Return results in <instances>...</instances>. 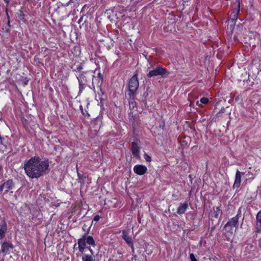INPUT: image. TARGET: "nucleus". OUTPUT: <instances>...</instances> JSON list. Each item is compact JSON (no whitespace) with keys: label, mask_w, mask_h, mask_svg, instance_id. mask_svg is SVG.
<instances>
[{"label":"nucleus","mask_w":261,"mask_h":261,"mask_svg":"<svg viewBox=\"0 0 261 261\" xmlns=\"http://www.w3.org/2000/svg\"><path fill=\"white\" fill-rule=\"evenodd\" d=\"M82 17H81V18L79 19V21H78L79 23H81V21H82Z\"/></svg>","instance_id":"32"},{"label":"nucleus","mask_w":261,"mask_h":261,"mask_svg":"<svg viewBox=\"0 0 261 261\" xmlns=\"http://www.w3.org/2000/svg\"><path fill=\"white\" fill-rule=\"evenodd\" d=\"M147 167L142 165H136L134 168L135 173L140 175L144 174L147 172Z\"/></svg>","instance_id":"11"},{"label":"nucleus","mask_w":261,"mask_h":261,"mask_svg":"<svg viewBox=\"0 0 261 261\" xmlns=\"http://www.w3.org/2000/svg\"><path fill=\"white\" fill-rule=\"evenodd\" d=\"M77 175L80 178H82V175H81L79 172H77Z\"/></svg>","instance_id":"31"},{"label":"nucleus","mask_w":261,"mask_h":261,"mask_svg":"<svg viewBox=\"0 0 261 261\" xmlns=\"http://www.w3.org/2000/svg\"><path fill=\"white\" fill-rule=\"evenodd\" d=\"M85 85V83H79V94L81 93L83 90L84 89Z\"/></svg>","instance_id":"22"},{"label":"nucleus","mask_w":261,"mask_h":261,"mask_svg":"<svg viewBox=\"0 0 261 261\" xmlns=\"http://www.w3.org/2000/svg\"><path fill=\"white\" fill-rule=\"evenodd\" d=\"M18 17L20 20L23 22L26 21L25 19V15L21 10L19 11V13H18Z\"/></svg>","instance_id":"18"},{"label":"nucleus","mask_w":261,"mask_h":261,"mask_svg":"<svg viewBox=\"0 0 261 261\" xmlns=\"http://www.w3.org/2000/svg\"><path fill=\"white\" fill-rule=\"evenodd\" d=\"M255 232L260 233L261 232V222H256Z\"/></svg>","instance_id":"20"},{"label":"nucleus","mask_w":261,"mask_h":261,"mask_svg":"<svg viewBox=\"0 0 261 261\" xmlns=\"http://www.w3.org/2000/svg\"><path fill=\"white\" fill-rule=\"evenodd\" d=\"M244 172H241L238 170L236 172V178H235V181L233 185V188L235 189H238L241 185V176L242 175H244Z\"/></svg>","instance_id":"10"},{"label":"nucleus","mask_w":261,"mask_h":261,"mask_svg":"<svg viewBox=\"0 0 261 261\" xmlns=\"http://www.w3.org/2000/svg\"><path fill=\"white\" fill-rule=\"evenodd\" d=\"M180 142L183 145H187V142L186 141H185V138L180 139Z\"/></svg>","instance_id":"26"},{"label":"nucleus","mask_w":261,"mask_h":261,"mask_svg":"<svg viewBox=\"0 0 261 261\" xmlns=\"http://www.w3.org/2000/svg\"><path fill=\"white\" fill-rule=\"evenodd\" d=\"M2 167L0 165V172L2 170Z\"/></svg>","instance_id":"34"},{"label":"nucleus","mask_w":261,"mask_h":261,"mask_svg":"<svg viewBox=\"0 0 261 261\" xmlns=\"http://www.w3.org/2000/svg\"><path fill=\"white\" fill-rule=\"evenodd\" d=\"M256 222H261V211L258 212L256 215Z\"/></svg>","instance_id":"23"},{"label":"nucleus","mask_w":261,"mask_h":261,"mask_svg":"<svg viewBox=\"0 0 261 261\" xmlns=\"http://www.w3.org/2000/svg\"><path fill=\"white\" fill-rule=\"evenodd\" d=\"M122 238L129 246H131L132 250H134V248L132 237L128 235V233L126 230H123L122 231Z\"/></svg>","instance_id":"13"},{"label":"nucleus","mask_w":261,"mask_h":261,"mask_svg":"<svg viewBox=\"0 0 261 261\" xmlns=\"http://www.w3.org/2000/svg\"><path fill=\"white\" fill-rule=\"evenodd\" d=\"M100 219V216L99 215H96L94 218L93 220L95 221H98Z\"/></svg>","instance_id":"27"},{"label":"nucleus","mask_w":261,"mask_h":261,"mask_svg":"<svg viewBox=\"0 0 261 261\" xmlns=\"http://www.w3.org/2000/svg\"><path fill=\"white\" fill-rule=\"evenodd\" d=\"M131 145H132L131 150L132 152V154H133V155L134 156H136L138 159H140V154H139L140 148H139V145L137 143H136L135 142H133L131 143Z\"/></svg>","instance_id":"12"},{"label":"nucleus","mask_w":261,"mask_h":261,"mask_svg":"<svg viewBox=\"0 0 261 261\" xmlns=\"http://www.w3.org/2000/svg\"><path fill=\"white\" fill-rule=\"evenodd\" d=\"M6 12H7V9H6ZM7 15H8V13H7ZM8 24H9L10 23V20H9V16H8Z\"/></svg>","instance_id":"29"},{"label":"nucleus","mask_w":261,"mask_h":261,"mask_svg":"<svg viewBox=\"0 0 261 261\" xmlns=\"http://www.w3.org/2000/svg\"><path fill=\"white\" fill-rule=\"evenodd\" d=\"M190 258L191 261H197V259L195 258L193 253H191L190 254Z\"/></svg>","instance_id":"25"},{"label":"nucleus","mask_w":261,"mask_h":261,"mask_svg":"<svg viewBox=\"0 0 261 261\" xmlns=\"http://www.w3.org/2000/svg\"><path fill=\"white\" fill-rule=\"evenodd\" d=\"M14 248L12 244L9 242H4L1 247V252L4 254H7L10 249H13Z\"/></svg>","instance_id":"9"},{"label":"nucleus","mask_w":261,"mask_h":261,"mask_svg":"<svg viewBox=\"0 0 261 261\" xmlns=\"http://www.w3.org/2000/svg\"><path fill=\"white\" fill-rule=\"evenodd\" d=\"M93 76L90 72H83L81 75L77 77L79 83H85L88 82L91 77Z\"/></svg>","instance_id":"8"},{"label":"nucleus","mask_w":261,"mask_h":261,"mask_svg":"<svg viewBox=\"0 0 261 261\" xmlns=\"http://www.w3.org/2000/svg\"><path fill=\"white\" fill-rule=\"evenodd\" d=\"M188 207V204L187 202L180 204V205L178 207L177 213V214L179 215L183 214L185 211H186L187 208Z\"/></svg>","instance_id":"16"},{"label":"nucleus","mask_w":261,"mask_h":261,"mask_svg":"<svg viewBox=\"0 0 261 261\" xmlns=\"http://www.w3.org/2000/svg\"><path fill=\"white\" fill-rule=\"evenodd\" d=\"M258 246L261 248V238L258 240Z\"/></svg>","instance_id":"28"},{"label":"nucleus","mask_w":261,"mask_h":261,"mask_svg":"<svg viewBox=\"0 0 261 261\" xmlns=\"http://www.w3.org/2000/svg\"><path fill=\"white\" fill-rule=\"evenodd\" d=\"M241 216V211L240 208L238 212L237 215L230 219L229 221L225 225L224 227L225 228H228V227H235L236 228L238 227L239 218Z\"/></svg>","instance_id":"6"},{"label":"nucleus","mask_w":261,"mask_h":261,"mask_svg":"<svg viewBox=\"0 0 261 261\" xmlns=\"http://www.w3.org/2000/svg\"><path fill=\"white\" fill-rule=\"evenodd\" d=\"M7 230V225L5 222L0 224V240L5 237L6 232Z\"/></svg>","instance_id":"15"},{"label":"nucleus","mask_w":261,"mask_h":261,"mask_svg":"<svg viewBox=\"0 0 261 261\" xmlns=\"http://www.w3.org/2000/svg\"><path fill=\"white\" fill-rule=\"evenodd\" d=\"M14 187V182L13 179H9L4 180V182L0 186V191H5V193H7L9 190H12Z\"/></svg>","instance_id":"5"},{"label":"nucleus","mask_w":261,"mask_h":261,"mask_svg":"<svg viewBox=\"0 0 261 261\" xmlns=\"http://www.w3.org/2000/svg\"><path fill=\"white\" fill-rule=\"evenodd\" d=\"M144 158L147 162H150L151 161V157L149 155H148L147 153H145Z\"/></svg>","instance_id":"24"},{"label":"nucleus","mask_w":261,"mask_h":261,"mask_svg":"<svg viewBox=\"0 0 261 261\" xmlns=\"http://www.w3.org/2000/svg\"><path fill=\"white\" fill-rule=\"evenodd\" d=\"M4 1L7 3V4H8L9 1V0H4Z\"/></svg>","instance_id":"33"},{"label":"nucleus","mask_w":261,"mask_h":261,"mask_svg":"<svg viewBox=\"0 0 261 261\" xmlns=\"http://www.w3.org/2000/svg\"><path fill=\"white\" fill-rule=\"evenodd\" d=\"M236 7L233 9V11L231 13L229 19L233 23L234 25L235 21L237 20L238 15L240 10V2H237Z\"/></svg>","instance_id":"7"},{"label":"nucleus","mask_w":261,"mask_h":261,"mask_svg":"<svg viewBox=\"0 0 261 261\" xmlns=\"http://www.w3.org/2000/svg\"><path fill=\"white\" fill-rule=\"evenodd\" d=\"M48 167V160H42L38 156L31 158L24 165L25 173L32 178H38L42 176Z\"/></svg>","instance_id":"1"},{"label":"nucleus","mask_w":261,"mask_h":261,"mask_svg":"<svg viewBox=\"0 0 261 261\" xmlns=\"http://www.w3.org/2000/svg\"><path fill=\"white\" fill-rule=\"evenodd\" d=\"M87 248L90 251L91 254H86L85 253H83V255L82 256V260L83 261H94V252L92 249L90 247H88Z\"/></svg>","instance_id":"14"},{"label":"nucleus","mask_w":261,"mask_h":261,"mask_svg":"<svg viewBox=\"0 0 261 261\" xmlns=\"http://www.w3.org/2000/svg\"><path fill=\"white\" fill-rule=\"evenodd\" d=\"M139 81L137 74H134L128 82L129 95L130 98H135V94L139 87Z\"/></svg>","instance_id":"3"},{"label":"nucleus","mask_w":261,"mask_h":261,"mask_svg":"<svg viewBox=\"0 0 261 261\" xmlns=\"http://www.w3.org/2000/svg\"><path fill=\"white\" fill-rule=\"evenodd\" d=\"M77 244L80 252L83 253L85 249L87 248L86 244L91 245L93 247L96 246V244L93 238L89 236L88 233H85L82 237L78 240Z\"/></svg>","instance_id":"2"},{"label":"nucleus","mask_w":261,"mask_h":261,"mask_svg":"<svg viewBox=\"0 0 261 261\" xmlns=\"http://www.w3.org/2000/svg\"><path fill=\"white\" fill-rule=\"evenodd\" d=\"M208 102V99L206 97H202L200 99L201 103L199 104L198 101L197 102V105L200 107H202V104H206Z\"/></svg>","instance_id":"19"},{"label":"nucleus","mask_w":261,"mask_h":261,"mask_svg":"<svg viewBox=\"0 0 261 261\" xmlns=\"http://www.w3.org/2000/svg\"><path fill=\"white\" fill-rule=\"evenodd\" d=\"M169 74V72L162 66L158 65L153 69L149 71L147 73L148 77H152L158 75H160L163 77H165Z\"/></svg>","instance_id":"4"},{"label":"nucleus","mask_w":261,"mask_h":261,"mask_svg":"<svg viewBox=\"0 0 261 261\" xmlns=\"http://www.w3.org/2000/svg\"><path fill=\"white\" fill-rule=\"evenodd\" d=\"M131 101L129 102V109L131 110H134L135 109H137V103L134 101V98L133 99L132 98Z\"/></svg>","instance_id":"17"},{"label":"nucleus","mask_w":261,"mask_h":261,"mask_svg":"<svg viewBox=\"0 0 261 261\" xmlns=\"http://www.w3.org/2000/svg\"><path fill=\"white\" fill-rule=\"evenodd\" d=\"M97 78L98 79V84H100V85H101L103 81V76L101 73L98 72Z\"/></svg>","instance_id":"21"},{"label":"nucleus","mask_w":261,"mask_h":261,"mask_svg":"<svg viewBox=\"0 0 261 261\" xmlns=\"http://www.w3.org/2000/svg\"><path fill=\"white\" fill-rule=\"evenodd\" d=\"M219 211H220V210H219V209H218V211L217 212L216 214V215H215V217H218V213H219Z\"/></svg>","instance_id":"30"}]
</instances>
